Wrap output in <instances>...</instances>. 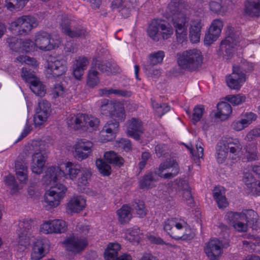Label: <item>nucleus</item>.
I'll return each mask as SVG.
<instances>
[{
  "label": "nucleus",
  "mask_w": 260,
  "mask_h": 260,
  "mask_svg": "<svg viewBox=\"0 0 260 260\" xmlns=\"http://www.w3.org/2000/svg\"><path fill=\"white\" fill-rule=\"evenodd\" d=\"M166 12L168 16L172 19L175 29L177 41L179 43H183L187 40L188 20L185 15L180 11L179 3L171 2L167 7Z\"/></svg>",
  "instance_id": "obj_1"
},
{
  "label": "nucleus",
  "mask_w": 260,
  "mask_h": 260,
  "mask_svg": "<svg viewBox=\"0 0 260 260\" xmlns=\"http://www.w3.org/2000/svg\"><path fill=\"white\" fill-rule=\"evenodd\" d=\"M203 59L201 51L195 48L177 54V63L180 68L189 72L195 71L201 67Z\"/></svg>",
  "instance_id": "obj_2"
},
{
  "label": "nucleus",
  "mask_w": 260,
  "mask_h": 260,
  "mask_svg": "<svg viewBox=\"0 0 260 260\" xmlns=\"http://www.w3.org/2000/svg\"><path fill=\"white\" fill-rule=\"evenodd\" d=\"M252 70V64L246 60H242L239 64L233 66L232 74L226 77L228 86L231 89H239L241 83L245 81V73Z\"/></svg>",
  "instance_id": "obj_3"
},
{
  "label": "nucleus",
  "mask_w": 260,
  "mask_h": 260,
  "mask_svg": "<svg viewBox=\"0 0 260 260\" xmlns=\"http://www.w3.org/2000/svg\"><path fill=\"white\" fill-rule=\"evenodd\" d=\"M60 27L62 33L71 38L86 39L90 37L89 32L85 27L67 17L61 19Z\"/></svg>",
  "instance_id": "obj_4"
},
{
  "label": "nucleus",
  "mask_w": 260,
  "mask_h": 260,
  "mask_svg": "<svg viewBox=\"0 0 260 260\" xmlns=\"http://www.w3.org/2000/svg\"><path fill=\"white\" fill-rule=\"evenodd\" d=\"M67 124L71 128L77 130L80 128L84 129L91 128L95 130L99 125V119L93 116H89L85 114L78 113L76 115H70L67 119Z\"/></svg>",
  "instance_id": "obj_5"
},
{
  "label": "nucleus",
  "mask_w": 260,
  "mask_h": 260,
  "mask_svg": "<svg viewBox=\"0 0 260 260\" xmlns=\"http://www.w3.org/2000/svg\"><path fill=\"white\" fill-rule=\"evenodd\" d=\"M32 147L35 152L32 156L31 170L35 174H40L45 164V155L47 153L48 145L42 141H35L32 143Z\"/></svg>",
  "instance_id": "obj_6"
},
{
  "label": "nucleus",
  "mask_w": 260,
  "mask_h": 260,
  "mask_svg": "<svg viewBox=\"0 0 260 260\" xmlns=\"http://www.w3.org/2000/svg\"><path fill=\"white\" fill-rule=\"evenodd\" d=\"M179 168L177 162L174 159L167 160L160 164L159 167L146 174L143 179H155L157 177L161 178H174L179 173Z\"/></svg>",
  "instance_id": "obj_7"
},
{
  "label": "nucleus",
  "mask_w": 260,
  "mask_h": 260,
  "mask_svg": "<svg viewBox=\"0 0 260 260\" xmlns=\"http://www.w3.org/2000/svg\"><path fill=\"white\" fill-rule=\"evenodd\" d=\"M80 169L70 162L65 164V170H61L59 167H50L45 172V179H58L64 177L66 179H73L77 177Z\"/></svg>",
  "instance_id": "obj_8"
},
{
  "label": "nucleus",
  "mask_w": 260,
  "mask_h": 260,
  "mask_svg": "<svg viewBox=\"0 0 260 260\" xmlns=\"http://www.w3.org/2000/svg\"><path fill=\"white\" fill-rule=\"evenodd\" d=\"M61 43L59 36L51 37L46 31H40L35 36V44L40 50L48 51L59 47Z\"/></svg>",
  "instance_id": "obj_9"
},
{
  "label": "nucleus",
  "mask_w": 260,
  "mask_h": 260,
  "mask_svg": "<svg viewBox=\"0 0 260 260\" xmlns=\"http://www.w3.org/2000/svg\"><path fill=\"white\" fill-rule=\"evenodd\" d=\"M100 111L103 115L110 116L112 118H117L118 120L123 121L125 117L122 105L113 103L107 99L101 101Z\"/></svg>",
  "instance_id": "obj_10"
},
{
  "label": "nucleus",
  "mask_w": 260,
  "mask_h": 260,
  "mask_svg": "<svg viewBox=\"0 0 260 260\" xmlns=\"http://www.w3.org/2000/svg\"><path fill=\"white\" fill-rule=\"evenodd\" d=\"M67 71V62L63 59L50 57L47 61L46 74L48 78H55L64 74Z\"/></svg>",
  "instance_id": "obj_11"
},
{
  "label": "nucleus",
  "mask_w": 260,
  "mask_h": 260,
  "mask_svg": "<svg viewBox=\"0 0 260 260\" xmlns=\"http://www.w3.org/2000/svg\"><path fill=\"white\" fill-rule=\"evenodd\" d=\"M37 25V20L35 17L31 16H23L12 22L10 28L12 29L18 28V35L25 36Z\"/></svg>",
  "instance_id": "obj_12"
},
{
  "label": "nucleus",
  "mask_w": 260,
  "mask_h": 260,
  "mask_svg": "<svg viewBox=\"0 0 260 260\" xmlns=\"http://www.w3.org/2000/svg\"><path fill=\"white\" fill-rule=\"evenodd\" d=\"M32 222L31 220H24L18 224V243L25 247L29 244L30 239L32 237Z\"/></svg>",
  "instance_id": "obj_13"
},
{
  "label": "nucleus",
  "mask_w": 260,
  "mask_h": 260,
  "mask_svg": "<svg viewBox=\"0 0 260 260\" xmlns=\"http://www.w3.org/2000/svg\"><path fill=\"white\" fill-rule=\"evenodd\" d=\"M67 230L66 223L59 219L45 221L40 225V231L43 234L62 233Z\"/></svg>",
  "instance_id": "obj_14"
},
{
  "label": "nucleus",
  "mask_w": 260,
  "mask_h": 260,
  "mask_svg": "<svg viewBox=\"0 0 260 260\" xmlns=\"http://www.w3.org/2000/svg\"><path fill=\"white\" fill-rule=\"evenodd\" d=\"M51 112V105L47 101L41 100L38 103L36 114L34 117L35 126H40L45 121Z\"/></svg>",
  "instance_id": "obj_15"
},
{
  "label": "nucleus",
  "mask_w": 260,
  "mask_h": 260,
  "mask_svg": "<svg viewBox=\"0 0 260 260\" xmlns=\"http://www.w3.org/2000/svg\"><path fill=\"white\" fill-rule=\"evenodd\" d=\"M204 251L210 260H218L222 253L221 243L218 239H213L205 244Z\"/></svg>",
  "instance_id": "obj_16"
},
{
  "label": "nucleus",
  "mask_w": 260,
  "mask_h": 260,
  "mask_svg": "<svg viewBox=\"0 0 260 260\" xmlns=\"http://www.w3.org/2000/svg\"><path fill=\"white\" fill-rule=\"evenodd\" d=\"M223 27V23L221 20L217 19L214 20L208 31L206 33L204 38V42L206 45H210L216 41L220 36Z\"/></svg>",
  "instance_id": "obj_17"
},
{
  "label": "nucleus",
  "mask_w": 260,
  "mask_h": 260,
  "mask_svg": "<svg viewBox=\"0 0 260 260\" xmlns=\"http://www.w3.org/2000/svg\"><path fill=\"white\" fill-rule=\"evenodd\" d=\"M64 243L68 250L74 253H79L82 251L88 244L85 238L74 236L66 240Z\"/></svg>",
  "instance_id": "obj_18"
},
{
  "label": "nucleus",
  "mask_w": 260,
  "mask_h": 260,
  "mask_svg": "<svg viewBox=\"0 0 260 260\" xmlns=\"http://www.w3.org/2000/svg\"><path fill=\"white\" fill-rule=\"evenodd\" d=\"M168 184L172 189H175V190H183V198L187 202V204L191 205L193 203L191 189L188 186L187 180H174L173 182L172 181Z\"/></svg>",
  "instance_id": "obj_19"
},
{
  "label": "nucleus",
  "mask_w": 260,
  "mask_h": 260,
  "mask_svg": "<svg viewBox=\"0 0 260 260\" xmlns=\"http://www.w3.org/2000/svg\"><path fill=\"white\" fill-rule=\"evenodd\" d=\"M219 142L228 153L235 156H239L242 149V145L237 139L223 137Z\"/></svg>",
  "instance_id": "obj_20"
},
{
  "label": "nucleus",
  "mask_w": 260,
  "mask_h": 260,
  "mask_svg": "<svg viewBox=\"0 0 260 260\" xmlns=\"http://www.w3.org/2000/svg\"><path fill=\"white\" fill-rule=\"evenodd\" d=\"M48 241L47 239L37 240L34 244L31 253L32 260H40L48 253Z\"/></svg>",
  "instance_id": "obj_21"
},
{
  "label": "nucleus",
  "mask_w": 260,
  "mask_h": 260,
  "mask_svg": "<svg viewBox=\"0 0 260 260\" xmlns=\"http://www.w3.org/2000/svg\"><path fill=\"white\" fill-rule=\"evenodd\" d=\"M238 43V40L234 38L231 35L227 37L224 40L221 42L220 47L224 59L228 60L233 56L235 51V46Z\"/></svg>",
  "instance_id": "obj_22"
},
{
  "label": "nucleus",
  "mask_w": 260,
  "mask_h": 260,
  "mask_svg": "<svg viewBox=\"0 0 260 260\" xmlns=\"http://www.w3.org/2000/svg\"><path fill=\"white\" fill-rule=\"evenodd\" d=\"M127 135L136 140L140 139V134L143 133L142 122L138 118H132L127 123Z\"/></svg>",
  "instance_id": "obj_23"
},
{
  "label": "nucleus",
  "mask_w": 260,
  "mask_h": 260,
  "mask_svg": "<svg viewBox=\"0 0 260 260\" xmlns=\"http://www.w3.org/2000/svg\"><path fill=\"white\" fill-rule=\"evenodd\" d=\"M113 119V120L107 122L101 132L102 136L105 137L104 140L106 141H111L115 137V134L118 132L119 122L121 121L118 120L117 118Z\"/></svg>",
  "instance_id": "obj_24"
},
{
  "label": "nucleus",
  "mask_w": 260,
  "mask_h": 260,
  "mask_svg": "<svg viewBox=\"0 0 260 260\" xmlns=\"http://www.w3.org/2000/svg\"><path fill=\"white\" fill-rule=\"evenodd\" d=\"M88 59L83 56L76 58L73 64V72L75 78L80 80L84 74V70L88 64Z\"/></svg>",
  "instance_id": "obj_25"
},
{
  "label": "nucleus",
  "mask_w": 260,
  "mask_h": 260,
  "mask_svg": "<svg viewBox=\"0 0 260 260\" xmlns=\"http://www.w3.org/2000/svg\"><path fill=\"white\" fill-rule=\"evenodd\" d=\"M244 14L251 17L260 16V0H247L244 4Z\"/></svg>",
  "instance_id": "obj_26"
},
{
  "label": "nucleus",
  "mask_w": 260,
  "mask_h": 260,
  "mask_svg": "<svg viewBox=\"0 0 260 260\" xmlns=\"http://www.w3.org/2000/svg\"><path fill=\"white\" fill-rule=\"evenodd\" d=\"M86 205V201L81 196L72 198L67 204V209L70 213H78L83 210Z\"/></svg>",
  "instance_id": "obj_27"
},
{
  "label": "nucleus",
  "mask_w": 260,
  "mask_h": 260,
  "mask_svg": "<svg viewBox=\"0 0 260 260\" xmlns=\"http://www.w3.org/2000/svg\"><path fill=\"white\" fill-rule=\"evenodd\" d=\"M202 26L201 20L197 19L191 21L189 37L191 43H197L199 42Z\"/></svg>",
  "instance_id": "obj_28"
},
{
  "label": "nucleus",
  "mask_w": 260,
  "mask_h": 260,
  "mask_svg": "<svg viewBox=\"0 0 260 260\" xmlns=\"http://www.w3.org/2000/svg\"><path fill=\"white\" fill-rule=\"evenodd\" d=\"M58 180H45L44 183L50 184V193L55 194L56 196L63 198L67 190V188L62 184L57 182Z\"/></svg>",
  "instance_id": "obj_29"
},
{
  "label": "nucleus",
  "mask_w": 260,
  "mask_h": 260,
  "mask_svg": "<svg viewBox=\"0 0 260 260\" xmlns=\"http://www.w3.org/2000/svg\"><path fill=\"white\" fill-rule=\"evenodd\" d=\"M164 56L165 53L162 51H158L151 53L149 55L148 61L144 64V69L150 70V67H153L158 63H161Z\"/></svg>",
  "instance_id": "obj_30"
},
{
  "label": "nucleus",
  "mask_w": 260,
  "mask_h": 260,
  "mask_svg": "<svg viewBox=\"0 0 260 260\" xmlns=\"http://www.w3.org/2000/svg\"><path fill=\"white\" fill-rule=\"evenodd\" d=\"M118 221L122 224L128 223L132 218L131 209L127 205L125 204L117 210Z\"/></svg>",
  "instance_id": "obj_31"
},
{
  "label": "nucleus",
  "mask_w": 260,
  "mask_h": 260,
  "mask_svg": "<svg viewBox=\"0 0 260 260\" xmlns=\"http://www.w3.org/2000/svg\"><path fill=\"white\" fill-rule=\"evenodd\" d=\"M104 157L108 163L118 167L122 166L124 162L123 158L113 151L106 152Z\"/></svg>",
  "instance_id": "obj_32"
},
{
  "label": "nucleus",
  "mask_w": 260,
  "mask_h": 260,
  "mask_svg": "<svg viewBox=\"0 0 260 260\" xmlns=\"http://www.w3.org/2000/svg\"><path fill=\"white\" fill-rule=\"evenodd\" d=\"M217 112L215 114V116L220 118L221 120H224L228 118L232 111L231 105L226 102H221L217 105Z\"/></svg>",
  "instance_id": "obj_33"
},
{
  "label": "nucleus",
  "mask_w": 260,
  "mask_h": 260,
  "mask_svg": "<svg viewBox=\"0 0 260 260\" xmlns=\"http://www.w3.org/2000/svg\"><path fill=\"white\" fill-rule=\"evenodd\" d=\"M174 229L171 232H169V235L173 238L176 240H186L189 238L187 234H184L182 231L183 225L180 223H177L175 219Z\"/></svg>",
  "instance_id": "obj_34"
},
{
  "label": "nucleus",
  "mask_w": 260,
  "mask_h": 260,
  "mask_svg": "<svg viewBox=\"0 0 260 260\" xmlns=\"http://www.w3.org/2000/svg\"><path fill=\"white\" fill-rule=\"evenodd\" d=\"M120 249L118 243H110L108 245L104 253L106 260H114L118 256V252Z\"/></svg>",
  "instance_id": "obj_35"
},
{
  "label": "nucleus",
  "mask_w": 260,
  "mask_h": 260,
  "mask_svg": "<svg viewBox=\"0 0 260 260\" xmlns=\"http://www.w3.org/2000/svg\"><path fill=\"white\" fill-rule=\"evenodd\" d=\"M246 156L249 161L257 160L258 158L256 144L255 142L249 143L245 146Z\"/></svg>",
  "instance_id": "obj_36"
},
{
  "label": "nucleus",
  "mask_w": 260,
  "mask_h": 260,
  "mask_svg": "<svg viewBox=\"0 0 260 260\" xmlns=\"http://www.w3.org/2000/svg\"><path fill=\"white\" fill-rule=\"evenodd\" d=\"M29 87L31 90L38 96H43L46 93L45 87L38 78L31 81L29 83Z\"/></svg>",
  "instance_id": "obj_37"
},
{
  "label": "nucleus",
  "mask_w": 260,
  "mask_h": 260,
  "mask_svg": "<svg viewBox=\"0 0 260 260\" xmlns=\"http://www.w3.org/2000/svg\"><path fill=\"white\" fill-rule=\"evenodd\" d=\"M28 0H6V6L11 11H19L25 7Z\"/></svg>",
  "instance_id": "obj_38"
},
{
  "label": "nucleus",
  "mask_w": 260,
  "mask_h": 260,
  "mask_svg": "<svg viewBox=\"0 0 260 260\" xmlns=\"http://www.w3.org/2000/svg\"><path fill=\"white\" fill-rule=\"evenodd\" d=\"M26 180H4L5 184L10 190L11 194L17 192L22 188V184L25 183Z\"/></svg>",
  "instance_id": "obj_39"
},
{
  "label": "nucleus",
  "mask_w": 260,
  "mask_h": 260,
  "mask_svg": "<svg viewBox=\"0 0 260 260\" xmlns=\"http://www.w3.org/2000/svg\"><path fill=\"white\" fill-rule=\"evenodd\" d=\"M213 194L219 208H223L228 206V202L225 197L222 195L221 190L218 187L214 188Z\"/></svg>",
  "instance_id": "obj_40"
},
{
  "label": "nucleus",
  "mask_w": 260,
  "mask_h": 260,
  "mask_svg": "<svg viewBox=\"0 0 260 260\" xmlns=\"http://www.w3.org/2000/svg\"><path fill=\"white\" fill-rule=\"evenodd\" d=\"M245 184L253 195H260L259 180H246Z\"/></svg>",
  "instance_id": "obj_41"
},
{
  "label": "nucleus",
  "mask_w": 260,
  "mask_h": 260,
  "mask_svg": "<svg viewBox=\"0 0 260 260\" xmlns=\"http://www.w3.org/2000/svg\"><path fill=\"white\" fill-rule=\"evenodd\" d=\"M92 146L93 145L91 141L83 139L78 140L74 145V148H77L78 153H80V151H79L82 150L84 151L89 152V153H90Z\"/></svg>",
  "instance_id": "obj_42"
},
{
  "label": "nucleus",
  "mask_w": 260,
  "mask_h": 260,
  "mask_svg": "<svg viewBox=\"0 0 260 260\" xmlns=\"http://www.w3.org/2000/svg\"><path fill=\"white\" fill-rule=\"evenodd\" d=\"M99 72L96 70H93L92 68L88 71L86 80V83L88 86L93 88L99 83Z\"/></svg>",
  "instance_id": "obj_43"
},
{
  "label": "nucleus",
  "mask_w": 260,
  "mask_h": 260,
  "mask_svg": "<svg viewBox=\"0 0 260 260\" xmlns=\"http://www.w3.org/2000/svg\"><path fill=\"white\" fill-rule=\"evenodd\" d=\"M15 171L18 178L27 179V168L23 161L17 160L15 162Z\"/></svg>",
  "instance_id": "obj_44"
},
{
  "label": "nucleus",
  "mask_w": 260,
  "mask_h": 260,
  "mask_svg": "<svg viewBox=\"0 0 260 260\" xmlns=\"http://www.w3.org/2000/svg\"><path fill=\"white\" fill-rule=\"evenodd\" d=\"M216 158L219 164L223 163L228 156L229 153L223 148L222 145L218 141L216 147Z\"/></svg>",
  "instance_id": "obj_45"
},
{
  "label": "nucleus",
  "mask_w": 260,
  "mask_h": 260,
  "mask_svg": "<svg viewBox=\"0 0 260 260\" xmlns=\"http://www.w3.org/2000/svg\"><path fill=\"white\" fill-rule=\"evenodd\" d=\"M77 190L81 192L85 193L89 196H94L95 192L89 188V184L87 180H78Z\"/></svg>",
  "instance_id": "obj_46"
},
{
  "label": "nucleus",
  "mask_w": 260,
  "mask_h": 260,
  "mask_svg": "<svg viewBox=\"0 0 260 260\" xmlns=\"http://www.w3.org/2000/svg\"><path fill=\"white\" fill-rule=\"evenodd\" d=\"M242 219L246 218L247 223L252 226L257 222L258 215L253 210H246V213H241Z\"/></svg>",
  "instance_id": "obj_47"
},
{
  "label": "nucleus",
  "mask_w": 260,
  "mask_h": 260,
  "mask_svg": "<svg viewBox=\"0 0 260 260\" xmlns=\"http://www.w3.org/2000/svg\"><path fill=\"white\" fill-rule=\"evenodd\" d=\"M159 29V24L156 23H151L147 29V34L149 37L156 42L158 41L159 39L160 34L158 33Z\"/></svg>",
  "instance_id": "obj_48"
},
{
  "label": "nucleus",
  "mask_w": 260,
  "mask_h": 260,
  "mask_svg": "<svg viewBox=\"0 0 260 260\" xmlns=\"http://www.w3.org/2000/svg\"><path fill=\"white\" fill-rule=\"evenodd\" d=\"M62 198L56 196L55 194L50 193L48 190L45 194V201L50 206L52 207H57L60 202V200Z\"/></svg>",
  "instance_id": "obj_49"
},
{
  "label": "nucleus",
  "mask_w": 260,
  "mask_h": 260,
  "mask_svg": "<svg viewBox=\"0 0 260 260\" xmlns=\"http://www.w3.org/2000/svg\"><path fill=\"white\" fill-rule=\"evenodd\" d=\"M109 61L107 60H94L92 63V68L93 70L96 69L100 70L102 73L108 72L109 68L108 67Z\"/></svg>",
  "instance_id": "obj_50"
},
{
  "label": "nucleus",
  "mask_w": 260,
  "mask_h": 260,
  "mask_svg": "<svg viewBox=\"0 0 260 260\" xmlns=\"http://www.w3.org/2000/svg\"><path fill=\"white\" fill-rule=\"evenodd\" d=\"M22 78L28 83H30L31 81H33L38 78L36 77L35 73L31 69L24 67L21 69Z\"/></svg>",
  "instance_id": "obj_51"
},
{
  "label": "nucleus",
  "mask_w": 260,
  "mask_h": 260,
  "mask_svg": "<svg viewBox=\"0 0 260 260\" xmlns=\"http://www.w3.org/2000/svg\"><path fill=\"white\" fill-rule=\"evenodd\" d=\"M96 166L98 168L99 172L103 175L108 176L111 174V168L110 166L103 160L97 159L96 161Z\"/></svg>",
  "instance_id": "obj_52"
},
{
  "label": "nucleus",
  "mask_w": 260,
  "mask_h": 260,
  "mask_svg": "<svg viewBox=\"0 0 260 260\" xmlns=\"http://www.w3.org/2000/svg\"><path fill=\"white\" fill-rule=\"evenodd\" d=\"M132 208L136 210L137 214L141 217H143L146 215L147 210L145 207L144 203L142 201L138 200L135 201L132 204Z\"/></svg>",
  "instance_id": "obj_53"
},
{
  "label": "nucleus",
  "mask_w": 260,
  "mask_h": 260,
  "mask_svg": "<svg viewBox=\"0 0 260 260\" xmlns=\"http://www.w3.org/2000/svg\"><path fill=\"white\" fill-rule=\"evenodd\" d=\"M203 144L201 142H198L196 144L197 152L194 153L192 150H190V152L192 154L193 160L197 165L199 166L200 162V158H202L204 155V148L202 146Z\"/></svg>",
  "instance_id": "obj_54"
},
{
  "label": "nucleus",
  "mask_w": 260,
  "mask_h": 260,
  "mask_svg": "<svg viewBox=\"0 0 260 260\" xmlns=\"http://www.w3.org/2000/svg\"><path fill=\"white\" fill-rule=\"evenodd\" d=\"M7 42L12 50L15 52L21 51L22 39H19L16 38H10L7 39Z\"/></svg>",
  "instance_id": "obj_55"
},
{
  "label": "nucleus",
  "mask_w": 260,
  "mask_h": 260,
  "mask_svg": "<svg viewBox=\"0 0 260 260\" xmlns=\"http://www.w3.org/2000/svg\"><path fill=\"white\" fill-rule=\"evenodd\" d=\"M204 111V108L202 105L197 106L194 108L191 117V120L193 124H196L201 120Z\"/></svg>",
  "instance_id": "obj_56"
},
{
  "label": "nucleus",
  "mask_w": 260,
  "mask_h": 260,
  "mask_svg": "<svg viewBox=\"0 0 260 260\" xmlns=\"http://www.w3.org/2000/svg\"><path fill=\"white\" fill-rule=\"evenodd\" d=\"M161 29V35L164 40H167L171 37L173 34V29L169 24H159Z\"/></svg>",
  "instance_id": "obj_57"
},
{
  "label": "nucleus",
  "mask_w": 260,
  "mask_h": 260,
  "mask_svg": "<svg viewBox=\"0 0 260 260\" xmlns=\"http://www.w3.org/2000/svg\"><path fill=\"white\" fill-rule=\"evenodd\" d=\"M245 96L240 94L235 95H229L225 97V99L232 103L233 105H240L245 101Z\"/></svg>",
  "instance_id": "obj_58"
},
{
  "label": "nucleus",
  "mask_w": 260,
  "mask_h": 260,
  "mask_svg": "<svg viewBox=\"0 0 260 260\" xmlns=\"http://www.w3.org/2000/svg\"><path fill=\"white\" fill-rule=\"evenodd\" d=\"M224 5L223 0H211L210 3V8L212 11L218 13L221 11Z\"/></svg>",
  "instance_id": "obj_59"
},
{
  "label": "nucleus",
  "mask_w": 260,
  "mask_h": 260,
  "mask_svg": "<svg viewBox=\"0 0 260 260\" xmlns=\"http://www.w3.org/2000/svg\"><path fill=\"white\" fill-rule=\"evenodd\" d=\"M155 151L158 157H166L169 153V148L165 144H159L155 146Z\"/></svg>",
  "instance_id": "obj_60"
},
{
  "label": "nucleus",
  "mask_w": 260,
  "mask_h": 260,
  "mask_svg": "<svg viewBox=\"0 0 260 260\" xmlns=\"http://www.w3.org/2000/svg\"><path fill=\"white\" fill-rule=\"evenodd\" d=\"M34 45L35 43L30 40H22L21 51L29 52L34 49Z\"/></svg>",
  "instance_id": "obj_61"
},
{
  "label": "nucleus",
  "mask_w": 260,
  "mask_h": 260,
  "mask_svg": "<svg viewBox=\"0 0 260 260\" xmlns=\"http://www.w3.org/2000/svg\"><path fill=\"white\" fill-rule=\"evenodd\" d=\"M118 146L126 152L129 151L132 149L131 142L129 140L121 138L118 141Z\"/></svg>",
  "instance_id": "obj_62"
},
{
  "label": "nucleus",
  "mask_w": 260,
  "mask_h": 260,
  "mask_svg": "<svg viewBox=\"0 0 260 260\" xmlns=\"http://www.w3.org/2000/svg\"><path fill=\"white\" fill-rule=\"evenodd\" d=\"M226 220H229L230 222L233 224L238 219H242L241 213L238 212H228L225 215Z\"/></svg>",
  "instance_id": "obj_63"
},
{
  "label": "nucleus",
  "mask_w": 260,
  "mask_h": 260,
  "mask_svg": "<svg viewBox=\"0 0 260 260\" xmlns=\"http://www.w3.org/2000/svg\"><path fill=\"white\" fill-rule=\"evenodd\" d=\"M258 137H260V128H254L247 134L245 140L250 142Z\"/></svg>",
  "instance_id": "obj_64"
}]
</instances>
